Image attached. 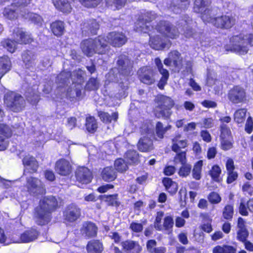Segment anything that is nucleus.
Segmentation results:
<instances>
[{"mask_svg": "<svg viewBox=\"0 0 253 253\" xmlns=\"http://www.w3.org/2000/svg\"><path fill=\"white\" fill-rule=\"evenodd\" d=\"M157 17V14L152 11L143 13L139 16L137 20L136 25L139 26L137 28H139L141 32L148 34L149 36L154 33L156 30L167 39L174 40L179 37L180 33L178 28L169 21L160 20L154 27L152 22Z\"/></svg>", "mask_w": 253, "mask_h": 253, "instance_id": "nucleus-1", "label": "nucleus"}, {"mask_svg": "<svg viewBox=\"0 0 253 253\" xmlns=\"http://www.w3.org/2000/svg\"><path fill=\"white\" fill-rule=\"evenodd\" d=\"M58 208L57 199L52 196L42 198L33 212L35 223L39 226L48 225L52 219V213Z\"/></svg>", "mask_w": 253, "mask_h": 253, "instance_id": "nucleus-2", "label": "nucleus"}, {"mask_svg": "<svg viewBox=\"0 0 253 253\" xmlns=\"http://www.w3.org/2000/svg\"><path fill=\"white\" fill-rule=\"evenodd\" d=\"M80 47L83 53L88 57L95 54H107L110 50L106 37L102 35L83 40L81 42Z\"/></svg>", "mask_w": 253, "mask_h": 253, "instance_id": "nucleus-3", "label": "nucleus"}, {"mask_svg": "<svg viewBox=\"0 0 253 253\" xmlns=\"http://www.w3.org/2000/svg\"><path fill=\"white\" fill-rule=\"evenodd\" d=\"M211 3V0H195L193 10L197 13L201 14V18L207 24L211 23L214 26L218 28L221 24V16L212 17L211 15V9L208 8Z\"/></svg>", "mask_w": 253, "mask_h": 253, "instance_id": "nucleus-4", "label": "nucleus"}, {"mask_svg": "<svg viewBox=\"0 0 253 253\" xmlns=\"http://www.w3.org/2000/svg\"><path fill=\"white\" fill-rule=\"evenodd\" d=\"M230 43L225 46V50L245 54L249 50L248 45H253V36L251 35L233 36L230 38Z\"/></svg>", "mask_w": 253, "mask_h": 253, "instance_id": "nucleus-5", "label": "nucleus"}, {"mask_svg": "<svg viewBox=\"0 0 253 253\" xmlns=\"http://www.w3.org/2000/svg\"><path fill=\"white\" fill-rule=\"evenodd\" d=\"M155 102L157 104L154 111L155 117L169 119L172 114L171 110L174 105V101L169 97L161 95L156 99Z\"/></svg>", "mask_w": 253, "mask_h": 253, "instance_id": "nucleus-6", "label": "nucleus"}, {"mask_svg": "<svg viewBox=\"0 0 253 253\" xmlns=\"http://www.w3.org/2000/svg\"><path fill=\"white\" fill-rule=\"evenodd\" d=\"M6 109L14 113L23 111L26 106V101L23 96L13 91L6 93L3 97Z\"/></svg>", "mask_w": 253, "mask_h": 253, "instance_id": "nucleus-7", "label": "nucleus"}, {"mask_svg": "<svg viewBox=\"0 0 253 253\" xmlns=\"http://www.w3.org/2000/svg\"><path fill=\"white\" fill-rule=\"evenodd\" d=\"M149 44L150 46L155 50H163L165 48L169 49L172 42L169 40L157 35L150 36Z\"/></svg>", "mask_w": 253, "mask_h": 253, "instance_id": "nucleus-8", "label": "nucleus"}, {"mask_svg": "<svg viewBox=\"0 0 253 253\" xmlns=\"http://www.w3.org/2000/svg\"><path fill=\"white\" fill-rule=\"evenodd\" d=\"M98 22L95 19H88L84 20L81 24V32L83 36L96 35L99 29Z\"/></svg>", "mask_w": 253, "mask_h": 253, "instance_id": "nucleus-9", "label": "nucleus"}, {"mask_svg": "<svg viewBox=\"0 0 253 253\" xmlns=\"http://www.w3.org/2000/svg\"><path fill=\"white\" fill-rule=\"evenodd\" d=\"M107 43L114 47H121L127 42V38L122 32L112 31L108 33L106 37Z\"/></svg>", "mask_w": 253, "mask_h": 253, "instance_id": "nucleus-10", "label": "nucleus"}, {"mask_svg": "<svg viewBox=\"0 0 253 253\" xmlns=\"http://www.w3.org/2000/svg\"><path fill=\"white\" fill-rule=\"evenodd\" d=\"M13 38L16 40L17 43L21 45L32 44L34 39L32 34L24 31L22 28L17 27L12 32Z\"/></svg>", "mask_w": 253, "mask_h": 253, "instance_id": "nucleus-11", "label": "nucleus"}, {"mask_svg": "<svg viewBox=\"0 0 253 253\" xmlns=\"http://www.w3.org/2000/svg\"><path fill=\"white\" fill-rule=\"evenodd\" d=\"M81 215V209L75 204L68 205L63 212L64 219L68 222L76 221Z\"/></svg>", "mask_w": 253, "mask_h": 253, "instance_id": "nucleus-12", "label": "nucleus"}, {"mask_svg": "<svg viewBox=\"0 0 253 253\" xmlns=\"http://www.w3.org/2000/svg\"><path fill=\"white\" fill-rule=\"evenodd\" d=\"M76 181L83 184L89 183L92 178V172L87 168L83 166L78 167L75 171Z\"/></svg>", "mask_w": 253, "mask_h": 253, "instance_id": "nucleus-13", "label": "nucleus"}, {"mask_svg": "<svg viewBox=\"0 0 253 253\" xmlns=\"http://www.w3.org/2000/svg\"><path fill=\"white\" fill-rule=\"evenodd\" d=\"M154 62L159 72L162 75L157 86L160 89H163L165 86L167 84L169 77V72L167 69L164 68L163 64L159 57H156Z\"/></svg>", "mask_w": 253, "mask_h": 253, "instance_id": "nucleus-14", "label": "nucleus"}, {"mask_svg": "<svg viewBox=\"0 0 253 253\" xmlns=\"http://www.w3.org/2000/svg\"><path fill=\"white\" fill-rule=\"evenodd\" d=\"M246 94L245 89L240 86H235L228 93V98L233 103H239L246 100Z\"/></svg>", "mask_w": 253, "mask_h": 253, "instance_id": "nucleus-15", "label": "nucleus"}, {"mask_svg": "<svg viewBox=\"0 0 253 253\" xmlns=\"http://www.w3.org/2000/svg\"><path fill=\"white\" fill-rule=\"evenodd\" d=\"M26 187L30 194H37L44 188L42 181L37 177L30 176L26 179Z\"/></svg>", "mask_w": 253, "mask_h": 253, "instance_id": "nucleus-16", "label": "nucleus"}, {"mask_svg": "<svg viewBox=\"0 0 253 253\" xmlns=\"http://www.w3.org/2000/svg\"><path fill=\"white\" fill-rule=\"evenodd\" d=\"M55 171L60 175H69L72 171V168L69 162L64 159H60L56 161L55 165Z\"/></svg>", "mask_w": 253, "mask_h": 253, "instance_id": "nucleus-17", "label": "nucleus"}, {"mask_svg": "<svg viewBox=\"0 0 253 253\" xmlns=\"http://www.w3.org/2000/svg\"><path fill=\"white\" fill-rule=\"evenodd\" d=\"M122 249L129 253H141L142 248L138 241L127 239L121 243Z\"/></svg>", "mask_w": 253, "mask_h": 253, "instance_id": "nucleus-18", "label": "nucleus"}, {"mask_svg": "<svg viewBox=\"0 0 253 253\" xmlns=\"http://www.w3.org/2000/svg\"><path fill=\"white\" fill-rule=\"evenodd\" d=\"M122 249L129 253H141L142 248L138 241L127 239L121 243Z\"/></svg>", "mask_w": 253, "mask_h": 253, "instance_id": "nucleus-19", "label": "nucleus"}, {"mask_svg": "<svg viewBox=\"0 0 253 253\" xmlns=\"http://www.w3.org/2000/svg\"><path fill=\"white\" fill-rule=\"evenodd\" d=\"M140 82L147 85H151L155 82L152 69L147 67L141 68V73L139 75Z\"/></svg>", "mask_w": 253, "mask_h": 253, "instance_id": "nucleus-20", "label": "nucleus"}, {"mask_svg": "<svg viewBox=\"0 0 253 253\" xmlns=\"http://www.w3.org/2000/svg\"><path fill=\"white\" fill-rule=\"evenodd\" d=\"M182 136L180 133L176 134L171 139L172 145L171 149L174 152H178L181 149H184L188 146L187 139H181Z\"/></svg>", "mask_w": 253, "mask_h": 253, "instance_id": "nucleus-21", "label": "nucleus"}, {"mask_svg": "<svg viewBox=\"0 0 253 253\" xmlns=\"http://www.w3.org/2000/svg\"><path fill=\"white\" fill-rule=\"evenodd\" d=\"M168 56L170 58L174 67L179 73L183 67V58L181 53L177 50H173L168 53Z\"/></svg>", "mask_w": 253, "mask_h": 253, "instance_id": "nucleus-22", "label": "nucleus"}, {"mask_svg": "<svg viewBox=\"0 0 253 253\" xmlns=\"http://www.w3.org/2000/svg\"><path fill=\"white\" fill-rule=\"evenodd\" d=\"M117 69L120 74L128 75L132 68L129 60L126 58H120L117 62Z\"/></svg>", "mask_w": 253, "mask_h": 253, "instance_id": "nucleus-23", "label": "nucleus"}, {"mask_svg": "<svg viewBox=\"0 0 253 253\" xmlns=\"http://www.w3.org/2000/svg\"><path fill=\"white\" fill-rule=\"evenodd\" d=\"M39 232L34 228L25 230L20 236L22 243H27L37 239L39 235Z\"/></svg>", "mask_w": 253, "mask_h": 253, "instance_id": "nucleus-24", "label": "nucleus"}, {"mask_svg": "<svg viewBox=\"0 0 253 253\" xmlns=\"http://www.w3.org/2000/svg\"><path fill=\"white\" fill-rule=\"evenodd\" d=\"M87 253H102L104 251L103 243L99 240H91L86 246Z\"/></svg>", "mask_w": 253, "mask_h": 253, "instance_id": "nucleus-25", "label": "nucleus"}, {"mask_svg": "<svg viewBox=\"0 0 253 253\" xmlns=\"http://www.w3.org/2000/svg\"><path fill=\"white\" fill-rule=\"evenodd\" d=\"M56 9L64 14H68L72 11V7L68 0H52Z\"/></svg>", "mask_w": 253, "mask_h": 253, "instance_id": "nucleus-26", "label": "nucleus"}, {"mask_svg": "<svg viewBox=\"0 0 253 253\" xmlns=\"http://www.w3.org/2000/svg\"><path fill=\"white\" fill-rule=\"evenodd\" d=\"M22 164L25 167H30L31 173H36L39 168V164L36 158L33 156H25L22 159Z\"/></svg>", "mask_w": 253, "mask_h": 253, "instance_id": "nucleus-27", "label": "nucleus"}, {"mask_svg": "<svg viewBox=\"0 0 253 253\" xmlns=\"http://www.w3.org/2000/svg\"><path fill=\"white\" fill-rule=\"evenodd\" d=\"M102 179L106 182H111L115 180L117 174L114 168L112 166L106 167L103 169L101 172Z\"/></svg>", "mask_w": 253, "mask_h": 253, "instance_id": "nucleus-28", "label": "nucleus"}, {"mask_svg": "<svg viewBox=\"0 0 253 253\" xmlns=\"http://www.w3.org/2000/svg\"><path fill=\"white\" fill-rule=\"evenodd\" d=\"M83 230L88 238H94L97 235L98 227L94 223L87 221L84 223Z\"/></svg>", "mask_w": 253, "mask_h": 253, "instance_id": "nucleus-29", "label": "nucleus"}, {"mask_svg": "<svg viewBox=\"0 0 253 253\" xmlns=\"http://www.w3.org/2000/svg\"><path fill=\"white\" fill-rule=\"evenodd\" d=\"M12 64L10 58L7 55L0 57V80L11 68Z\"/></svg>", "mask_w": 253, "mask_h": 253, "instance_id": "nucleus-30", "label": "nucleus"}, {"mask_svg": "<svg viewBox=\"0 0 253 253\" xmlns=\"http://www.w3.org/2000/svg\"><path fill=\"white\" fill-rule=\"evenodd\" d=\"M162 181L166 191L172 195L176 194L178 190V184L175 181L168 177H163Z\"/></svg>", "mask_w": 253, "mask_h": 253, "instance_id": "nucleus-31", "label": "nucleus"}, {"mask_svg": "<svg viewBox=\"0 0 253 253\" xmlns=\"http://www.w3.org/2000/svg\"><path fill=\"white\" fill-rule=\"evenodd\" d=\"M50 29L54 36L57 37H61L65 31L64 23L61 20H55L50 24Z\"/></svg>", "mask_w": 253, "mask_h": 253, "instance_id": "nucleus-32", "label": "nucleus"}, {"mask_svg": "<svg viewBox=\"0 0 253 253\" xmlns=\"http://www.w3.org/2000/svg\"><path fill=\"white\" fill-rule=\"evenodd\" d=\"M153 142L147 137L141 138L137 144L138 149L142 152H149L153 149Z\"/></svg>", "mask_w": 253, "mask_h": 253, "instance_id": "nucleus-33", "label": "nucleus"}, {"mask_svg": "<svg viewBox=\"0 0 253 253\" xmlns=\"http://www.w3.org/2000/svg\"><path fill=\"white\" fill-rule=\"evenodd\" d=\"M223 133L227 136V138L222 137V149L227 150L233 147V139L230 129L222 125V134Z\"/></svg>", "mask_w": 253, "mask_h": 253, "instance_id": "nucleus-34", "label": "nucleus"}, {"mask_svg": "<svg viewBox=\"0 0 253 253\" xmlns=\"http://www.w3.org/2000/svg\"><path fill=\"white\" fill-rule=\"evenodd\" d=\"M124 157L130 165H137L140 163V155L136 150H127L125 153Z\"/></svg>", "mask_w": 253, "mask_h": 253, "instance_id": "nucleus-35", "label": "nucleus"}, {"mask_svg": "<svg viewBox=\"0 0 253 253\" xmlns=\"http://www.w3.org/2000/svg\"><path fill=\"white\" fill-rule=\"evenodd\" d=\"M157 243L155 239L146 242V249L149 253H167V248L164 246L157 247Z\"/></svg>", "mask_w": 253, "mask_h": 253, "instance_id": "nucleus-36", "label": "nucleus"}, {"mask_svg": "<svg viewBox=\"0 0 253 253\" xmlns=\"http://www.w3.org/2000/svg\"><path fill=\"white\" fill-rule=\"evenodd\" d=\"M237 226L239 229L237 232V238L240 241L244 242L248 237L249 233L246 227L245 221L242 217L238 218Z\"/></svg>", "mask_w": 253, "mask_h": 253, "instance_id": "nucleus-37", "label": "nucleus"}, {"mask_svg": "<svg viewBox=\"0 0 253 253\" xmlns=\"http://www.w3.org/2000/svg\"><path fill=\"white\" fill-rule=\"evenodd\" d=\"M100 198L103 199L107 203L108 206L118 208L120 206V202L118 201V194L116 193L110 195H100Z\"/></svg>", "mask_w": 253, "mask_h": 253, "instance_id": "nucleus-38", "label": "nucleus"}, {"mask_svg": "<svg viewBox=\"0 0 253 253\" xmlns=\"http://www.w3.org/2000/svg\"><path fill=\"white\" fill-rule=\"evenodd\" d=\"M1 46L8 52L13 53L17 49V41L9 38H5L1 41Z\"/></svg>", "mask_w": 253, "mask_h": 253, "instance_id": "nucleus-39", "label": "nucleus"}, {"mask_svg": "<svg viewBox=\"0 0 253 253\" xmlns=\"http://www.w3.org/2000/svg\"><path fill=\"white\" fill-rule=\"evenodd\" d=\"M97 114L101 121L105 124H110L112 120L116 122L118 119V112H114L110 115L107 112L100 111L98 112Z\"/></svg>", "mask_w": 253, "mask_h": 253, "instance_id": "nucleus-40", "label": "nucleus"}, {"mask_svg": "<svg viewBox=\"0 0 253 253\" xmlns=\"http://www.w3.org/2000/svg\"><path fill=\"white\" fill-rule=\"evenodd\" d=\"M85 126L88 132L94 133L97 130L98 124L95 118L89 116L86 118Z\"/></svg>", "mask_w": 253, "mask_h": 253, "instance_id": "nucleus-41", "label": "nucleus"}, {"mask_svg": "<svg viewBox=\"0 0 253 253\" xmlns=\"http://www.w3.org/2000/svg\"><path fill=\"white\" fill-rule=\"evenodd\" d=\"M235 15L231 13H227L222 16V28H231L235 23Z\"/></svg>", "mask_w": 253, "mask_h": 253, "instance_id": "nucleus-42", "label": "nucleus"}, {"mask_svg": "<svg viewBox=\"0 0 253 253\" xmlns=\"http://www.w3.org/2000/svg\"><path fill=\"white\" fill-rule=\"evenodd\" d=\"M114 169L120 173H124L128 169V164L122 158H117L114 163Z\"/></svg>", "mask_w": 253, "mask_h": 253, "instance_id": "nucleus-43", "label": "nucleus"}, {"mask_svg": "<svg viewBox=\"0 0 253 253\" xmlns=\"http://www.w3.org/2000/svg\"><path fill=\"white\" fill-rule=\"evenodd\" d=\"M176 154L173 157V162L175 165H183L187 163L186 151H178L175 152Z\"/></svg>", "mask_w": 253, "mask_h": 253, "instance_id": "nucleus-44", "label": "nucleus"}, {"mask_svg": "<svg viewBox=\"0 0 253 253\" xmlns=\"http://www.w3.org/2000/svg\"><path fill=\"white\" fill-rule=\"evenodd\" d=\"M221 172V170L219 166L217 165H214L209 170V174L212 181L219 182L220 181L219 176Z\"/></svg>", "mask_w": 253, "mask_h": 253, "instance_id": "nucleus-45", "label": "nucleus"}, {"mask_svg": "<svg viewBox=\"0 0 253 253\" xmlns=\"http://www.w3.org/2000/svg\"><path fill=\"white\" fill-rule=\"evenodd\" d=\"M202 166V160H199L194 164L192 169V176L195 179L200 180L201 179Z\"/></svg>", "mask_w": 253, "mask_h": 253, "instance_id": "nucleus-46", "label": "nucleus"}, {"mask_svg": "<svg viewBox=\"0 0 253 253\" xmlns=\"http://www.w3.org/2000/svg\"><path fill=\"white\" fill-rule=\"evenodd\" d=\"M85 89L87 91H96L99 88V83L97 79L91 77L86 82L85 85Z\"/></svg>", "mask_w": 253, "mask_h": 253, "instance_id": "nucleus-47", "label": "nucleus"}, {"mask_svg": "<svg viewBox=\"0 0 253 253\" xmlns=\"http://www.w3.org/2000/svg\"><path fill=\"white\" fill-rule=\"evenodd\" d=\"M80 3L85 8H94L100 5L103 0H79Z\"/></svg>", "mask_w": 253, "mask_h": 253, "instance_id": "nucleus-48", "label": "nucleus"}, {"mask_svg": "<svg viewBox=\"0 0 253 253\" xmlns=\"http://www.w3.org/2000/svg\"><path fill=\"white\" fill-rule=\"evenodd\" d=\"M191 170V165L186 163L185 164L181 165L178 169V174L180 177H186L190 174Z\"/></svg>", "mask_w": 253, "mask_h": 253, "instance_id": "nucleus-49", "label": "nucleus"}, {"mask_svg": "<svg viewBox=\"0 0 253 253\" xmlns=\"http://www.w3.org/2000/svg\"><path fill=\"white\" fill-rule=\"evenodd\" d=\"M127 0H106V4L108 6H114V10H119L124 7Z\"/></svg>", "mask_w": 253, "mask_h": 253, "instance_id": "nucleus-50", "label": "nucleus"}, {"mask_svg": "<svg viewBox=\"0 0 253 253\" xmlns=\"http://www.w3.org/2000/svg\"><path fill=\"white\" fill-rule=\"evenodd\" d=\"M174 224L173 219L170 215L166 216L164 218L162 229L171 232Z\"/></svg>", "mask_w": 253, "mask_h": 253, "instance_id": "nucleus-51", "label": "nucleus"}, {"mask_svg": "<svg viewBox=\"0 0 253 253\" xmlns=\"http://www.w3.org/2000/svg\"><path fill=\"white\" fill-rule=\"evenodd\" d=\"M247 110L245 109H240L237 110L234 113V120L238 124L244 122Z\"/></svg>", "mask_w": 253, "mask_h": 253, "instance_id": "nucleus-52", "label": "nucleus"}, {"mask_svg": "<svg viewBox=\"0 0 253 253\" xmlns=\"http://www.w3.org/2000/svg\"><path fill=\"white\" fill-rule=\"evenodd\" d=\"M0 134L8 138L12 135V131L10 126L7 124L0 123Z\"/></svg>", "mask_w": 253, "mask_h": 253, "instance_id": "nucleus-53", "label": "nucleus"}, {"mask_svg": "<svg viewBox=\"0 0 253 253\" xmlns=\"http://www.w3.org/2000/svg\"><path fill=\"white\" fill-rule=\"evenodd\" d=\"M168 130V127H164L162 122H158L156 125V133L157 136L160 139H163L164 134Z\"/></svg>", "mask_w": 253, "mask_h": 253, "instance_id": "nucleus-54", "label": "nucleus"}, {"mask_svg": "<svg viewBox=\"0 0 253 253\" xmlns=\"http://www.w3.org/2000/svg\"><path fill=\"white\" fill-rule=\"evenodd\" d=\"M164 212L162 211H159L157 212V215L154 223V227L157 230H162L161 221L162 217L164 216Z\"/></svg>", "mask_w": 253, "mask_h": 253, "instance_id": "nucleus-55", "label": "nucleus"}, {"mask_svg": "<svg viewBox=\"0 0 253 253\" xmlns=\"http://www.w3.org/2000/svg\"><path fill=\"white\" fill-rule=\"evenodd\" d=\"M4 16L8 19L12 20L17 18V14L15 9L6 7L3 10Z\"/></svg>", "mask_w": 253, "mask_h": 253, "instance_id": "nucleus-56", "label": "nucleus"}, {"mask_svg": "<svg viewBox=\"0 0 253 253\" xmlns=\"http://www.w3.org/2000/svg\"><path fill=\"white\" fill-rule=\"evenodd\" d=\"M222 214L224 218L226 219H231L233 217V206L229 205L225 207Z\"/></svg>", "mask_w": 253, "mask_h": 253, "instance_id": "nucleus-57", "label": "nucleus"}, {"mask_svg": "<svg viewBox=\"0 0 253 253\" xmlns=\"http://www.w3.org/2000/svg\"><path fill=\"white\" fill-rule=\"evenodd\" d=\"M209 202L212 204H217L221 201L219 195L215 192H212L209 194L208 197Z\"/></svg>", "mask_w": 253, "mask_h": 253, "instance_id": "nucleus-58", "label": "nucleus"}, {"mask_svg": "<svg viewBox=\"0 0 253 253\" xmlns=\"http://www.w3.org/2000/svg\"><path fill=\"white\" fill-rule=\"evenodd\" d=\"M29 20L35 24L41 23L42 19V17L37 13H30L28 15Z\"/></svg>", "mask_w": 253, "mask_h": 253, "instance_id": "nucleus-59", "label": "nucleus"}, {"mask_svg": "<svg viewBox=\"0 0 253 253\" xmlns=\"http://www.w3.org/2000/svg\"><path fill=\"white\" fill-rule=\"evenodd\" d=\"M129 228L134 232L139 233L142 232L143 229V224L132 222L130 224Z\"/></svg>", "mask_w": 253, "mask_h": 253, "instance_id": "nucleus-60", "label": "nucleus"}, {"mask_svg": "<svg viewBox=\"0 0 253 253\" xmlns=\"http://www.w3.org/2000/svg\"><path fill=\"white\" fill-rule=\"evenodd\" d=\"M23 62L27 69H30L34 64L32 58L28 54L24 55L22 56Z\"/></svg>", "mask_w": 253, "mask_h": 253, "instance_id": "nucleus-61", "label": "nucleus"}, {"mask_svg": "<svg viewBox=\"0 0 253 253\" xmlns=\"http://www.w3.org/2000/svg\"><path fill=\"white\" fill-rule=\"evenodd\" d=\"M176 171L175 167L173 166H166L163 169V173L166 176H171L173 175Z\"/></svg>", "mask_w": 253, "mask_h": 253, "instance_id": "nucleus-62", "label": "nucleus"}, {"mask_svg": "<svg viewBox=\"0 0 253 253\" xmlns=\"http://www.w3.org/2000/svg\"><path fill=\"white\" fill-rule=\"evenodd\" d=\"M111 233V235H110L109 237L114 241L115 243L119 244L122 242V236L118 232H112Z\"/></svg>", "mask_w": 253, "mask_h": 253, "instance_id": "nucleus-63", "label": "nucleus"}, {"mask_svg": "<svg viewBox=\"0 0 253 253\" xmlns=\"http://www.w3.org/2000/svg\"><path fill=\"white\" fill-rule=\"evenodd\" d=\"M201 136L203 140L206 142H210L211 140V137L209 132L207 130H201L200 132Z\"/></svg>", "mask_w": 253, "mask_h": 253, "instance_id": "nucleus-64", "label": "nucleus"}]
</instances>
